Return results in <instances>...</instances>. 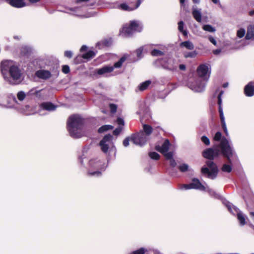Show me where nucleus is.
<instances>
[{
    "mask_svg": "<svg viewBox=\"0 0 254 254\" xmlns=\"http://www.w3.org/2000/svg\"><path fill=\"white\" fill-rule=\"evenodd\" d=\"M250 215L253 217L254 218V212H250Z\"/></svg>",
    "mask_w": 254,
    "mask_h": 254,
    "instance_id": "obj_64",
    "label": "nucleus"
},
{
    "mask_svg": "<svg viewBox=\"0 0 254 254\" xmlns=\"http://www.w3.org/2000/svg\"><path fill=\"white\" fill-rule=\"evenodd\" d=\"M21 111L25 115H30L32 114V108L29 105H27L22 108Z\"/></svg>",
    "mask_w": 254,
    "mask_h": 254,
    "instance_id": "obj_28",
    "label": "nucleus"
},
{
    "mask_svg": "<svg viewBox=\"0 0 254 254\" xmlns=\"http://www.w3.org/2000/svg\"><path fill=\"white\" fill-rule=\"evenodd\" d=\"M9 76L5 77V79L11 85H18L20 84L22 79H21V71L19 68L16 65H11L8 70Z\"/></svg>",
    "mask_w": 254,
    "mask_h": 254,
    "instance_id": "obj_4",
    "label": "nucleus"
},
{
    "mask_svg": "<svg viewBox=\"0 0 254 254\" xmlns=\"http://www.w3.org/2000/svg\"><path fill=\"white\" fill-rule=\"evenodd\" d=\"M207 191L209 193V194L211 195H212V196H216V195H217L216 192L214 190H212L211 189H208L207 190Z\"/></svg>",
    "mask_w": 254,
    "mask_h": 254,
    "instance_id": "obj_55",
    "label": "nucleus"
},
{
    "mask_svg": "<svg viewBox=\"0 0 254 254\" xmlns=\"http://www.w3.org/2000/svg\"><path fill=\"white\" fill-rule=\"evenodd\" d=\"M151 54L153 56H160L163 55V53L160 50L153 49L152 50Z\"/></svg>",
    "mask_w": 254,
    "mask_h": 254,
    "instance_id": "obj_41",
    "label": "nucleus"
},
{
    "mask_svg": "<svg viewBox=\"0 0 254 254\" xmlns=\"http://www.w3.org/2000/svg\"><path fill=\"white\" fill-rule=\"evenodd\" d=\"M160 63L163 68L173 71L177 70L178 64L177 61L172 58H164Z\"/></svg>",
    "mask_w": 254,
    "mask_h": 254,
    "instance_id": "obj_12",
    "label": "nucleus"
},
{
    "mask_svg": "<svg viewBox=\"0 0 254 254\" xmlns=\"http://www.w3.org/2000/svg\"><path fill=\"white\" fill-rule=\"evenodd\" d=\"M206 80L200 78L190 79L187 86L195 92H202L205 87Z\"/></svg>",
    "mask_w": 254,
    "mask_h": 254,
    "instance_id": "obj_6",
    "label": "nucleus"
},
{
    "mask_svg": "<svg viewBox=\"0 0 254 254\" xmlns=\"http://www.w3.org/2000/svg\"><path fill=\"white\" fill-rule=\"evenodd\" d=\"M221 124H222V127H223V129L226 134V135L227 136L228 135V131L227 130V127H226V123H225V121H222L221 122Z\"/></svg>",
    "mask_w": 254,
    "mask_h": 254,
    "instance_id": "obj_46",
    "label": "nucleus"
},
{
    "mask_svg": "<svg viewBox=\"0 0 254 254\" xmlns=\"http://www.w3.org/2000/svg\"><path fill=\"white\" fill-rule=\"evenodd\" d=\"M226 205L230 212L233 214H237V218L239 221L240 225L244 226L246 224V219L245 216L243 215V214L239 210L237 207L234 206L231 203L228 202L226 203Z\"/></svg>",
    "mask_w": 254,
    "mask_h": 254,
    "instance_id": "obj_13",
    "label": "nucleus"
},
{
    "mask_svg": "<svg viewBox=\"0 0 254 254\" xmlns=\"http://www.w3.org/2000/svg\"><path fill=\"white\" fill-rule=\"evenodd\" d=\"M152 49L151 45H145L140 47L136 51V53L137 57L140 59L142 57V54L143 53L148 52L149 51Z\"/></svg>",
    "mask_w": 254,
    "mask_h": 254,
    "instance_id": "obj_19",
    "label": "nucleus"
},
{
    "mask_svg": "<svg viewBox=\"0 0 254 254\" xmlns=\"http://www.w3.org/2000/svg\"><path fill=\"white\" fill-rule=\"evenodd\" d=\"M89 164L90 167L91 169L97 170V171L94 172L89 171L88 174L91 176H100L101 173V171L99 170H104L106 167L105 163L98 159H93L90 160L89 161Z\"/></svg>",
    "mask_w": 254,
    "mask_h": 254,
    "instance_id": "obj_8",
    "label": "nucleus"
},
{
    "mask_svg": "<svg viewBox=\"0 0 254 254\" xmlns=\"http://www.w3.org/2000/svg\"><path fill=\"white\" fill-rule=\"evenodd\" d=\"M184 23L182 21L179 22L178 23V29L179 30L182 32L183 35L185 36H187L188 34V32L187 30L184 29Z\"/></svg>",
    "mask_w": 254,
    "mask_h": 254,
    "instance_id": "obj_33",
    "label": "nucleus"
},
{
    "mask_svg": "<svg viewBox=\"0 0 254 254\" xmlns=\"http://www.w3.org/2000/svg\"><path fill=\"white\" fill-rule=\"evenodd\" d=\"M7 64H8V62L7 61L2 62L1 63V65L2 66L4 67V66L7 65Z\"/></svg>",
    "mask_w": 254,
    "mask_h": 254,
    "instance_id": "obj_60",
    "label": "nucleus"
},
{
    "mask_svg": "<svg viewBox=\"0 0 254 254\" xmlns=\"http://www.w3.org/2000/svg\"><path fill=\"white\" fill-rule=\"evenodd\" d=\"M17 97L18 99L20 101L25 99L27 102H31L32 99L31 96L29 94V93L26 94L23 91L18 92L17 94Z\"/></svg>",
    "mask_w": 254,
    "mask_h": 254,
    "instance_id": "obj_22",
    "label": "nucleus"
},
{
    "mask_svg": "<svg viewBox=\"0 0 254 254\" xmlns=\"http://www.w3.org/2000/svg\"><path fill=\"white\" fill-rule=\"evenodd\" d=\"M221 169L223 172L230 173L232 171V167L230 165L224 164H223Z\"/></svg>",
    "mask_w": 254,
    "mask_h": 254,
    "instance_id": "obj_36",
    "label": "nucleus"
},
{
    "mask_svg": "<svg viewBox=\"0 0 254 254\" xmlns=\"http://www.w3.org/2000/svg\"><path fill=\"white\" fill-rule=\"evenodd\" d=\"M118 7L122 10L128 11H130L134 10V8L133 7V6L128 5L126 3H123L119 4L118 6Z\"/></svg>",
    "mask_w": 254,
    "mask_h": 254,
    "instance_id": "obj_27",
    "label": "nucleus"
},
{
    "mask_svg": "<svg viewBox=\"0 0 254 254\" xmlns=\"http://www.w3.org/2000/svg\"><path fill=\"white\" fill-rule=\"evenodd\" d=\"M32 53L31 49L30 47L24 46H22L20 49L19 57L24 60L30 59V56Z\"/></svg>",
    "mask_w": 254,
    "mask_h": 254,
    "instance_id": "obj_15",
    "label": "nucleus"
},
{
    "mask_svg": "<svg viewBox=\"0 0 254 254\" xmlns=\"http://www.w3.org/2000/svg\"><path fill=\"white\" fill-rule=\"evenodd\" d=\"M201 140L206 145H209L210 143L209 139L205 135H203L201 137Z\"/></svg>",
    "mask_w": 254,
    "mask_h": 254,
    "instance_id": "obj_45",
    "label": "nucleus"
},
{
    "mask_svg": "<svg viewBox=\"0 0 254 254\" xmlns=\"http://www.w3.org/2000/svg\"><path fill=\"white\" fill-rule=\"evenodd\" d=\"M150 84V80L145 81V82H142L139 85V86H138V88L140 91L145 90L148 88V87L149 86Z\"/></svg>",
    "mask_w": 254,
    "mask_h": 254,
    "instance_id": "obj_29",
    "label": "nucleus"
},
{
    "mask_svg": "<svg viewBox=\"0 0 254 254\" xmlns=\"http://www.w3.org/2000/svg\"><path fill=\"white\" fill-rule=\"evenodd\" d=\"M134 135V134H133L130 137H127L125 139V140H124L123 141V144L125 146V147H127L128 145H129V142L130 141H132L133 142V141H132V137Z\"/></svg>",
    "mask_w": 254,
    "mask_h": 254,
    "instance_id": "obj_42",
    "label": "nucleus"
},
{
    "mask_svg": "<svg viewBox=\"0 0 254 254\" xmlns=\"http://www.w3.org/2000/svg\"><path fill=\"white\" fill-rule=\"evenodd\" d=\"M127 57L126 56L122 57L117 63H115L114 66L106 65L102 68L96 70V72L100 75H106L108 73L112 72L115 68H120L121 67L123 63L126 61Z\"/></svg>",
    "mask_w": 254,
    "mask_h": 254,
    "instance_id": "obj_10",
    "label": "nucleus"
},
{
    "mask_svg": "<svg viewBox=\"0 0 254 254\" xmlns=\"http://www.w3.org/2000/svg\"><path fill=\"white\" fill-rule=\"evenodd\" d=\"M101 150L105 153L110 155L116 153V148L113 142V136L110 134L105 135L99 143Z\"/></svg>",
    "mask_w": 254,
    "mask_h": 254,
    "instance_id": "obj_5",
    "label": "nucleus"
},
{
    "mask_svg": "<svg viewBox=\"0 0 254 254\" xmlns=\"http://www.w3.org/2000/svg\"><path fill=\"white\" fill-rule=\"evenodd\" d=\"M95 55V53L92 51H89L82 55V58L85 59H90L93 58Z\"/></svg>",
    "mask_w": 254,
    "mask_h": 254,
    "instance_id": "obj_34",
    "label": "nucleus"
},
{
    "mask_svg": "<svg viewBox=\"0 0 254 254\" xmlns=\"http://www.w3.org/2000/svg\"><path fill=\"white\" fill-rule=\"evenodd\" d=\"M113 128V127L111 125H104L98 129V132L103 133L105 131L112 129Z\"/></svg>",
    "mask_w": 254,
    "mask_h": 254,
    "instance_id": "obj_30",
    "label": "nucleus"
},
{
    "mask_svg": "<svg viewBox=\"0 0 254 254\" xmlns=\"http://www.w3.org/2000/svg\"><path fill=\"white\" fill-rule=\"evenodd\" d=\"M64 56L67 58H71L72 56V53L70 51H66L64 52Z\"/></svg>",
    "mask_w": 254,
    "mask_h": 254,
    "instance_id": "obj_52",
    "label": "nucleus"
},
{
    "mask_svg": "<svg viewBox=\"0 0 254 254\" xmlns=\"http://www.w3.org/2000/svg\"><path fill=\"white\" fill-rule=\"evenodd\" d=\"M223 138H222V133L219 132V131H218L217 132L214 137H213V139L215 140V141H221V140Z\"/></svg>",
    "mask_w": 254,
    "mask_h": 254,
    "instance_id": "obj_44",
    "label": "nucleus"
},
{
    "mask_svg": "<svg viewBox=\"0 0 254 254\" xmlns=\"http://www.w3.org/2000/svg\"><path fill=\"white\" fill-rule=\"evenodd\" d=\"M149 157L154 160H158L160 158V155L155 152H151L149 154Z\"/></svg>",
    "mask_w": 254,
    "mask_h": 254,
    "instance_id": "obj_43",
    "label": "nucleus"
},
{
    "mask_svg": "<svg viewBox=\"0 0 254 254\" xmlns=\"http://www.w3.org/2000/svg\"><path fill=\"white\" fill-rule=\"evenodd\" d=\"M208 39L209 40V41L213 44H214V45H216V44H217V42H216V41L215 40V39L212 36H209L208 37Z\"/></svg>",
    "mask_w": 254,
    "mask_h": 254,
    "instance_id": "obj_54",
    "label": "nucleus"
},
{
    "mask_svg": "<svg viewBox=\"0 0 254 254\" xmlns=\"http://www.w3.org/2000/svg\"><path fill=\"white\" fill-rule=\"evenodd\" d=\"M142 29L141 23L138 21H131L129 25H125L122 29L121 33L127 36L132 34L134 32H140Z\"/></svg>",
    "mask_w": 254,
    "mask_h": 254,
    "instance_id": "obj_7",
    "label": "nucleus"
},
{
    "mask_svg": "<svg viewBox=\"0 0 254 254\" xmlns=\"http://www.w3.org/2000/svg\"><path fill=\"white\" fill-rule=\"evenodd\" d=\"M110 108L112 113H115L117 110V106L114 104H110Z\"/></svg>",
    "mask_w": 254,
    "mask_h": 254,
    "instance_id": "obj_50",
    "label": "nucleus"
},
{
    "mask_svg": "<svg viewBox=\"0 0 254 254\" xmlns=\"http://www.w3.org/2000/svg\"><path fill=\"white\" fill-rule=\"evenodd\" d=\"M247 40H254V25H249L247 28V32L246 35Z\"/></svg>",
    "mask_w": 254,
    "mask_h": 254,
    "instance_id": "obj_23",
    "label": "nucleus"
},
{
    "mask_svg": "<svg viewBox=\"0 0 254 254\" xmlns=\"http://www.w3.org/2000/svg\"><path fill=\"white\" fill-rule=\"evenodd\" d=\"M221 124H222V127H223V129L226 134V135L227 136L228 135V131L227 130V127H226V123H225V121H222L221 122Z\"/></svg>",
    "mask_w": 254,
    "mask_h": 254,
    "instance_id": "obj_47",
    "label": "nucleus"
},
{
    "mask_svg": "<svg viewBox=\"0 0 254 254\" xmlns=\"http://www.w3.org/2000/svg\"><path fill=\"white\" fill-rule=\"evenodd\" d=\"M202 28L204 30L209 32H214L216 31L215 28L214 27L208 24L204 25L203 26Z\"/></svg>",
    "mask_w": 254,
    "mask_h": 254,
    "instance_id": "obj_35",
    "label": "nucleus"
},
{
    "mask_svg": "<svg viewBox=\"0 0 254 254\" xmlns=\"http://www.w3.org/2000/svg\"><path fill=\"white\" fill-rule=\"evenodd\" d=\"M153 129L151 126L143 124L142 130L138 133L135 134L132 137L133 143L135 145L143 146L149 139V136L152 132Z\"/></svg>",
    "mask_w": 254,
    "mask_h": 254,
    "instance_id": "obj_3",
    "label": "nucleus"
},
{
    "mask_svg": "<svg viewBox=\"0 0 254 254\" xmlns=\"http://www.w3.org/2000/svg\"><path fill=\"white\" fill-rule=\"evenodd\" d=\"M190 184L191 189H197L201 190H205L206 189V188L201 184L197 179H193L192 183Z\"/></svg>",
    "mask_w": 254,
    "mask_h": 254,
    "instance_id": "obj_18",
    "label": "nucleus"
},
{
    "mask_svg": "<svg viewBox=\"0 0 254 254\" xmlns=\"http://www.w3.org/2000/svg\"><path fill=\"white\" fill-rule=\"evenodd\" d=\"M142 0H137L136 4L135 6H133L134 9H136L140 5Z\"/></svg>",
    "mask_w": 254,
    "mask_h": 254,
    "instance_id": "obj_58",
    "label": "nucleus"
},
{
    "mask_svg": "<svg viewBox=\"0 0 254 254\" xmlns=\"http://www.w3.org/2000/svg\"><path fill=\"white\" fill-rule=\"evenodd\" d=\"M87 49V47L86 46H82L80 49L81 51H84Z\"/></svg>",
    "mask_w": 254,
    "mask_h": 254,
    "instance_id": "obj_62",
    "label": "nucleus"
},
{
    "mask_svg": "<svg viewBox=\"0 0 254 254\" xmlns=\"http://www.w3.org/2000/svg\"><path fill=\"white\" fill-rule=\"evenodd\" d=\"M197 54V53L195 51L190 52H184V56L185 58H195Z\"/></svg>",
    "mask_w": 254,
    "mask_h": 254,
    "instance_id": "obj_31",
    "label": "nucleus"
},
{
    "mask_svg": "<svg viewBox=\"0 0 254 254\" xmlns=\"http://www.w3.org/2000/svg\"><path fill=\"white\" fill-rule=\"evenodd\" d=\"M179 169L180 171L182 172H186L187 171L189 170V166L187 164H182L180 165L179 167Z\"/></svg>",
    "mask_w": 254,
    "mask_h": 254,
    "instance_id": "obj_37",
    "label": "nucleus"
},
{
    "mask_svg": "<svg viewBox=\"0 0 254 254\" xmlns=\"http://www.w3.org/2000/svg\"><path fill=\"white\" fill-rule=\"evenodd\" d=\"M179 68L182 70H185L186 69V65L184 64H180Z\"/></svg>",
    "mask_w": 254,
    "mask_h": 254,
    "instance_id": "obj_59",
    "label": "nucleus"
},
{
    "mask_svg": "<svg viewBox=\"0 0 254 254\" xmlns=\"http://www.w3.org/2000/svg\"><path fill=\"white\" fill-rule=\"evenodd\" d=\"M249 14L251 15L254 14V10H252L249 12Z\"/></svg>",
    "mask_w": 254,
    "mask_h": 254,
    "instance_id": "obj_63",
    "label": "nucleus"
},
{
    "mask_svg": "<svg viewBox=\"0 0 254 254\" xmlns=\"http://www.w3.org/2000/svg\"><path fill=\"white\" fill-rule=\"evenodd\" d=\"M221 153L231 163V158L234 155L232 144L225 137H223L218 145L214 146L213 148H208L203 152V156L207 159L213 160L215 157L218 156Z\"/></svg>",
    "mask_w": 254,
    "mask_h": 254,
    "instance_id": "obj_1",
    "label": "nucleus"
},
{
    "mask_svg": "<svg viewBox=\"0 0 254 254\" xmlns=\"http://www.w3.org/2000/svg\"><path fill=\"white\" fill-rule=\"evenodd\" d=\"M192 15L194 19L198 22L201 21V13L200 9L198 10L196 8H193Z\"/></svg>",
    "mask_w": 254,
    "mask_h": 254,
    "instance_id": "obj_26",
    "label": "nucleus"
},
{
    "mask_svg": "<svg viewBox=\"0 0 254 254\" xmlns=\"http://www.w3.org/2000/svg\"><path fill=\"white\" fill-rule=\"evenodd\" d=\"M180 46L181 48H185L189 50H192L194 48L193 43L190 41H184L181 43Z\"/></svg>",
    "mask_w": 254,
    "mask_h": 254,
    "instance_id": "obj_25",
    "label": "nucleus"
},
{
    "mask_svg": "<svg viewBox=\"0 0 254 254\" xmlns=\"http://www.w3.org/2000/svg\"><path fill=\"white\" fill-rule=\"evenodd\" d=\"M245 34L246 31L244 28H240L237 32V35L240 38L243 37Z\"/></svg>",
    "mask_w": 254,
    "mask_h": 254,
    "instance_id": "obj_39",
    "label": "nucleus"
},
{
    "mask_svg": "<svg viewBox=\"0 0 254 254\" xmlns=\"http://www.w3.org/2000/svg\"><path fill=\"white\" fill-rule=\"evenodd\" d=\"M220 50H215L213 51V53L215 55H218L220 53Z\"/></svg>",
    "mask_w": 254,
    "mask_h": 254,
    "instance_id": "obj_61",
    "label": "nucleus"
},
{
    "mask_svg": "<svg viewBox=\"0 0 254 254\" xmlns=\"http://www.w3.org/2000/svg\"><path fill=\"white\" fill-rule=\"evenodd\" d=\"M207 167H202L201 173L211 179H215L218 174V168L216 164L212 161H208L206 163Z\"/></svg>",
    "mask_w": 254,
    "mask_h": 254,
    "instance_id": "obj_9",
    "label": "nucleus"
},
{
    "mask_svg": "<svg viewBox=\"0 0 254 254\" xmlns=\"http://www.w3.org/2000/svg\"><path fill=\"white\" fill-rule=\"evenodd\" d=\"M90 0H75V3L80 6L88 5V3Z\"/></svg>",
    "mask_w": 254,
    "mask_h": 254,
    "instance_id": "obj_32",
    "label": "nucleus"
},
{
    "mask_svg": "<svg viewBox=\"0 0 254 254\" xmlns=\"http://www.w3.org/2000/svg\"><path fill=\"white\" fill-rule=\"evenodd\" d=\"M166 159L170 160V164L171 166L174 167L176 165V162L175 161V160L173 158V156L171 157V158H166Z\"/></svg>",
    "mask_w": 254,
    "mask_h": 254,
    "instance_id": "obj_51",
    "label": "nucleus"
},
{
    "mask_svg": "<svg viewBox=\"0 0 254 254\" xmlns=\"http://www.w3.org/2000/svg\"><path fill=\"white\" fill-rule=\"evenodd\" d=\"M35 75L40 79L47 80L51 77L52 74L48 70L40 69L35 72Z\"/></svg>",
    "mask_w": 254,
    "mask_h": 254,
    "instance_id": "obj_16",
    "label": "nucleus"
},
{
    "mask_svg": "<svg viewBox=\"0 0 254 254\" xmlns=\"http://www.w3.org/2000/svg\"><path fill=\"white\" fill-rule=\"evenodd\" d=\"M197 73L198 78H203V79L207 81L210 77V68L206 64H201L197 67Z\"/></svg>",
    "mask_w": 254,
    "mask_h": 254,
    "instance_id": "obj_14",
    "label": "nucleus"
},
{
    "mask_svg": "<svg viewBox=\"0 0 254 254\" xmlns=\"http://www.w3.org/2000/svg\"><path fill=\"white\" fill-rule=\"evenodd\" d=\"M83 124L81 118L77 115L70 116L67 121V127L71 136L79 138L81 136L80 129Z\"/></svg>",
    "mask_w": 254,
    "mask_h": 254,
    "instance_id": "obj_2",
    "label": "nucleus"
},
{
    "mask_svg": "<svg viewBox=\"0 0 254 254\" xmlns=\"http://www.w3.org/2000/svg\"><path fill=\"white\" fill-rule=\"evenodd\" d=\"M179 189L181 190H187L191 189L190 184L180 185L179 186Z\"/></svg>",
    "mask_w": 254,
    "mask_h": 254,
    "instance_id": "obj_40",
    "label": "nucleus"
},
{
    "mask_svg": "<svg viewBox=\"0 0 254 254\" xmlns=\"http://www.w3.org/2000/svg\"><path fill=\"white\" fill-rule=\"evenodd\" d=\"M121 127H119L114 130V134L115 135H118L121 131Z\"/></svg>",
    "mask_w": 254,
    "mask_h": 254,
    "instance_id": "obj_57",
    "label": "nucleus"
},
{
    "mask_svg": "<svg viewBox=\"0 0 254 254\" xmlns=\"http://www.w3.org/2000/svg\"><path fill=\"white\" fill-rule=\"evenodd\" d=\"M170 145L169 140L165 139L161 145H156L155 148L157 151L163 154L166 158H170L174 155L173 152H168Z\"/></svg>",
    "mask_w": 254,
    "mask_h": 254,
    "instance_id": "obj_11",
    "label": "nucleus"
},
{
    "mask_svg": "<svg viewBox=\"0 0 254 254\" xmlns=\"http://www.w3.org/2000/svg\"><path fill=\"white\" fill-rule=\"evenodd\" d=\"M219 114H220V119H221V122L224 121H225V118H224V114H223L222 109L221 107H219Z\"/></svg>",
    "mask_w": 254,
    "mask_h": 254,
    "instance_id": "obj_48",
    "label": "nucleus"
},
{
    "mask_svg": "<svg viewBox=\"0 0 254 254\" xmlns=\"http://www.w3.org/2000/svg\"><path fill=\"white\" fill-rule=\"evenodd\" d=\"M68 12L71 14L83 17H89L93 16L92 14H88L87 15L82 14L80 10L76 7L70 8Z\"/></svg>",
    "mask_w": 254,
    "mask_h": 254,
    "instance_id": "obj_20",
    "label": "nucleus"
},
{
    "mask_svg": "<svg viewBox=\"0 0 254 254\" xmlns=\"http://www.w3.org/2000/svg\"><path fill=\"white\" fill-rule=\"evenodd\" d=\"M5 1L11 6L21 8L25 6L24 0H5Z\"/></svg>",
    "mask_w": 254,
    "mask_h": 254,
    "instance_id": "obj_17",
    "label": "nucleus"
},
{
    "mask_svg": "<svg viewBox=\"0 0 254 254\" xmlns=\"http://www.w3.org/2000/svg\"><path fill=\"white\" fill-rule=\"evenodd\" d=\"M62 71L64 73L66 74L69 72V67L68 65H64L63 66Z\"/></svg>",
    "mask_w": 254,
    "mask_h": 254,
    "instance_id": "obj_49",
    "label": "nucleus"
},
{
    "mask_svg": "<svg viewBox=\"0 0 254 254\" xmlns=\"http://www.w3.org/2000/svg\"><path fill=\"white\" fill-rule=\"evenodd\" d=\"M146 252V250L141 248L138 250L134 251L130 253V254H144Z\"/></svg>",
    "mask_w": 254,
    "mask_h": 254,
    "instance_id": "obj_38",
    "label": "nucleus"
},
{
    "mask_svg": "<svg viewBox=\"0 0 254 254\" xmlns=\"http://www.w3.org/2000/svg\"><path fill=\"white\" fill-rule=\"evenodd\" d=\"M245 94L247 96L251 97L254 95V83H249L246 86L244 89Z\"/></svg>",
    "mask_w": 254,
    "mask_h": 254,
    "instance_id": "obj_21",
    "label": "nucleus"
},
{
    "mask_svg": "<svg viewBox=\"0 0 254 254\" xmlns=\"http://www.w3.org/2000/svg\"><path fill=\"white\" fill-rule=\"evenodd\" d=\"M223 94V92H221L219 95H218V104L219 105V107H221V104H222V99H221V96Z\"/></svg>",
    "mask_w": 254,
    "mask_h": 254,
    "instance_id": "obj_53",
    "label": "nucleus"
},
{
    "mask_svg": "<svg viewBox=\"0 0 254 254\" xmlns=\"http://www.w3.org/2000/svg\"><path fill=\"white\" fill-rule=\"evenodd\" d=\"M117 121L118 124L120 126H123L124 124V120L121 118H118Z\"/></svg>",
    "mask_w": 254,
    "mask_h": 254,
    "instance_id": "obj_56",
    "label": "nucleus"
},
{
    "mask_svg": "<svg viewBox=\"0 0 254 254\" xmlns=\"http://www.w3.org/2000/svg\"><path fill=\"white\" fill-rule=\"evenodd\" d=\"M41 106L43 109L48 111H54L56 108V106L49 102L43 103Z\"/></svg>",
    "mask_w": 254,
    "mask_h": 254,
    "instance_id": "obj_24",
    "label": "nucleus"
}]
</instances>
